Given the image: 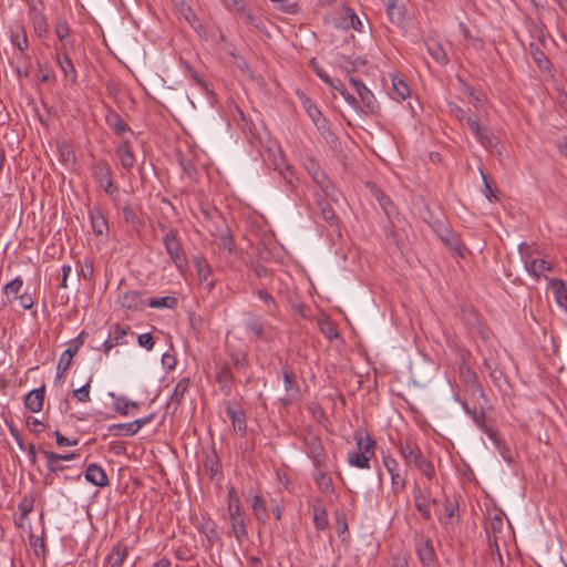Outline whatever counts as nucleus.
Masks as SVG:
<instances>
[{
  "mask_svg": "<svg viewBox=\"0 0 567 567\" xmlns=\"http://www.w3.org/2000/svg\"><path fill=\"white\" fill-rule=\"evenodd\" d=\"M11 43L20 51V56L27 59L25 51L29 48V41L23 27L20 28V32L11 33Z\"/></svg>",
  "mask_w": 567,
  "mask_h": 567,
  "instance_id": "40",
  "label": "nucleus"
},
{
  "mask_svg": "<svg viewBox=\"0 0 567 567\" xmlns=\"http://www.w3.org/2000/svg\"><path fill=\"white\" fill-rule=\"evenodd\" d=\"M56 63L63 72L64 76L71 81V83H75L78 79V74L75 68L73 65L72 60L70 59L68 53H56Z\"/></svg>",
  "mask_w": 567,
  "mask_h": 567,
  "instance_id": "30",
  "label": "nucleus"
},
{
  "mask_svg": "<svg viewBox=\"0 0 567 567\" xmlns=\"http://www.w3.org/2000/svg\"><path fill=\"white\" fill-rule=\"evenodd\" d=\"M474 136L486 150H493L498 145V138L487 126H481L478 133H474Z\"/></svg>",
  "mask_w": 567,
  "mask_h": 567,
  "instance_id": "33",
  "label": "nucleus"
},
{
  "mask_svg": "<svg viewBox=\"0 0 567 567\" xmlns=\"http://www.w3.org/2000/svg\"><path fill=\"white\" fill-rule=\"evenodd\" d=\"M313 124L327 143L334 144L338 141V136L332 132L329 121L323 115L313 121Z\"/></svg>",
  "mask_w": 567,
  "mask_h": 567,
  "instance_id": "35",
  "label": "nucleus"
},
{
  "mask_svg": "<svg viewBox=\"0 0 567 567\" xmlns=\"http://www.w3.org/2000/svg\"><path fill=\"white\" fill-rule=\"evenodd\" d=\"M92 175L99 182L106 194L112 195L117 192V187L112 179L111 167L109 163L101 159L92 165Z\"/></svg>",
  "mask_w": 567,
  "mask_h": 567,
  "instance_id": "3",
  "label": "nucleus"
},
{
  "mask_svg": "<svg viewBox=\"0 0 567 567\" xmlns=\"http://www.w3.org/2000/svg\"><path fill=\"white\" fill-rule=\"evenodd\" d=\"M229 517H230V523H231V529H233L235 537L238 540H241L243 538L247 537L246 523H245L243 514L241 513L229 514Z\"/></svg>",
  "mask_w": 567,
  "mask_h": 567,
  "instance_id": "38",
  "label": "nucleus"
},
{
  "mask_svg": "<svg viewBox=\"0 0 567 567\" xmlns=\"http://www.w3.org/2000/svg\"><path fill=\"white\" fill-rule=\"evenodd\" d=\"M281 177L285 179L287 186L292 190L296 188L298 178L296 177L292 168L290 165H285V169H282V173H279Z\"/></svg>",
  "mask_w": 567,
  "mask_h": 567,
  "instance_id": "55",
  "label": "nucleus"
},
{
  "mask_svg": "<svg viewBox=\"0 0 567 567\" xmlns=\"http://www.w3.org/2000/svg\"><path fill=\"white\" fill-rule=\"evenodd\" d=\"M410 93H411V91H410V87L406 84V82L402 78L394 75L392 78L391 97L398 102H401V101L405 100L406 97H409Z\"/></svg>",
  "mask_w": 567,
  "mask_h": 567,
  "instance_id": "32",
  "label": "nucleus"
},
{
  "mask_svg": "<svg viewBox=\"0 0 567 567\" xmlns=\"http://www.w3.org/2000/svg\"><path fill=\"white\" fill-rule=\"evenodd\" d=\"M217 245L219 249L227 250L228 252H233L235 250V241L229 233L220 235Z\"/></svg>",
  "mask_w": 567,
  "mask_h": 567,
  "instance_id": "54",
  "label": "nucleus"
},
{
  "mask_svg": "<svg viewBox=\"0 0 567 567\" xmlns=\"http://www.w3.org/2000/svg\"><path fill=\"white\" fill-rule=\"evenodd\" d=\"M332 87H333V89H336V90L341 94V96H342V97H343V99H344V100H346V101H347V102H348V103H349L353 109H355V110L360 109L359 100H358L355 96H353L351 93H349V92L347 91V89H346L343 85L338 86V85H336V84L333 83V86H332Z\"/></svg>",
  "mask_w": 567,
  "mask_h": 567,
  "instance_id": "57",
  "label": "nucleus"
},
{
  "mask_svg": "<svg viewBox=\"0 0 567 567\" xmlns=\"http://www.w3.org/2000/svg\"><path fill=\"white\" fill-rule=\"evenodd\" d=\"M162 241L165 247L166 254L176 267V269L184 275L188 268V261L183 246L178 239V234L168 233L162 236Z\"/></svg>",
  "mask_w": 567,
  "mask_h": 567,
  "instance_id": "1",
  "label": "nucleus"
},
{
  "mask_svg": "<svg viewBox=\"0 0 567 567\" xmlns=\"http://www.w3.org/2000/svg\"><path fill=\"white\" fill-rule=\"evenodd\" d=\"M257 296L265 302L268 315L276 317L279 311V307L274 297L265 289H258Z\"/></svg>",
  "mask_w": 567,
  "mask_h": 567,
  "instance_id": "46",
  "label": "nucleus"
},
{
  "mask_svg": "<svg viewBox=\"0 0 567 567\" xmlns=\"http://www.w3.org/2000/svg\"><path fill=\"white\" fill-rule=\"evenodd\" d=\"M282 380L284 386L287 393V398L281 399L284 405H289L293 401H297L301 396L300 385L297 381V375L292 369L288 367L282 368Z\"/></svg>",
  "mask_w": 567,
  "mask_h": 567,
  "instance_id": "4",
  "label": "nucleus"
},
{
  "mask_svg": "<svg viewBox=\"0 0 567 567\" xmlns=\"http://www.w3.org/2000/svg\"><path fill=\"white\" fill-rule=\"evenodd\" d=\"M307 447V454L312 460L315 467H326L328 455L320 436L315 433H308L303 437Z\"/></svg>",
  "mask_w": 567,
  "mask_h": 567,
  "instance_id": "2",
  "label": "nucleus"
},
{
  "mask_svg": "<svg viewBox=\"0 0 567 567\" xmlns=\"http://www.w3.org/2000/svg\"><path fill=\"white\" fill-rule=\"evenodd\" d=\"M414 466H416L421 471V473L429 480H431L434 476L435 471L432 462L424 460L422 457L419 462L414 464Z\"/></svg>",
  "mask_w": 567,
  "mask_h": 567,
  "instance_id": "59",
  "label": "nucleus"
},
{
  "mask_svg": "<svg viewBox=\"0 0 567 567\" xmlns=\"http://www.w3.org/2000/svg\"><path fill=\"white\" fill-rule=\"evenodd\" d=\"M530 51L537 66L542 70L548 69L549 60L546 58L544 52L538 48H534V43H530Z\"/></svg>",
  "mask_w": 567,
  "mask_h": 567,
  "instance_id": "52",
  "label": "nucleus"
},
{
  "mask_svg": "<svg viewBox=\"0 0 567 567\" xmlns=\"http://www.w3.org/2000/svg\"><path fill=\"white\" fill-rule=\"evenodd\" d=\"M27 3L34 32L38 37H43L48 32V22L42 13V2L41 0H27Z\"/></svg>",
  "mask_w": 567,
  "mask_h": 567,
  "instance_id": "5",
  "label": "nucleus"
},
{
  "mask_svg": "<svg viewBox=\"0 0 567 567\" xmlns=\"http://www.w3.org/2000/svg\"><path fill=\"white\" fill-rule=\"evenodd\" d=\"M245 327L246 330L251 332L258 340L265 342L270 341V337L266 331V322L260 315L254 311L246 312Z\"/></svg>",
  "mask_w": 567,
  "mask_h": 567,
  "instance_id": "7",
  "label": "nucleus"
},
{
  "mask_svg": "<svg viewBox=\"0 0 567 567\" xmlns=\"http://www.w3.org/2000/svg\"><path fill=\"white\" fill-rule=\"evenodd\" d=\"M548 286L557 305L567 310V286L565 281L559 278H550Z\"/></svg>",
  "mask_w": 567,
  "mask_h": 567,
  "instance_id": "22",
  "label": "nucleus"
},
{
  "mask_svg": "<svg viewBox=\"0 0 567 567\" xmlns=\"http://www.w3.org/2000/svg\"><path fill=\"white\" fill-rule=\"evenodd\" d=\"M389 21L394 25H402L405 21V7L398 4L396 0H389L386 3Z\"/></svg>",
  "mask_w": 567,
  "mask_h": 567,
  "instance_id": "26",
  "label": "nucleus"
},
{
  "mask_svg": "<svg viewBox=\"0 0 567 567\" xmlns=\"http://www.w3.org/2000/svg\"><path fill=\"white\" fill-rule=\"evenodd\" d=\"M251 507L257 520L265 523L268 519V511L260 495L254 497Z\"/></svg>",
  "mask_w": 567,
  "mask_h": 567,
  "instance_id": "42",
  "label": "nucleus"
},
{
  "mask_svg": "<svg viewBox=\"0 0 567 567\" xmlns=\"http://www.w3.org/2000/svg\"><path fill=\"white\" fill-rule=\"evenodd\" d=\"M115 153L120 158L121 165L125 169L130 171L134 167L135 156L128 140H123L122 143L116 147Z\"/></svg>",
  "mask_w": 567,
  "mask_h": 567,
  "instance_id": "23",
  "label": "nucleus"
},
{
  "mask_svg": "<svg viewBox=\"0 0 567 567\" xmlns=\"http://www.w3.org/2000/svg\"><path fill=\"white\" fill-rule=\"evenodd\" d=\"M40 452L44 455L47 460L48 473L44 475V483L47 485H51L54 482L55 477L60 476V473L70 470L69 466L63 465L59 460H52L49 456V451L40 450Z\"/></svg>",
  "mask_w": 567,
  "mask_h": 567,
  "instance_id": "17",
  "label": "nucleus"
},
{
  "mask_svg": "<svg viewBox=\"0 0 567 567\" xmlns=\"http://www.w3.org/2000/svg\"><path fill=\"white\" fill-rule=\"evenodd\" d=\"M427 53L440 64L446 65L449 63V56L443 45L436 40H429L425 42Z\"/></svg>",
  "mask_w": 567,
  "mask_h": 567,
  "instance_id": "29",
  "label": "nucleus"
},
{
  "mask_svg": "<svg viewBox=\"0 0 567 567\" xmlns=\"http://www.w3.org/2000/svg\"><path fill=\"white\" fill-rule=\"evenodd\" d=\"M44 395V386L30 391L24 399L25 408L31 412H40L43 408Z\"/></svg>",
  "mask_w": 567,
  "mask_h": 567,
  "instance_id": "25",
  "label": "nucleus"
},
{
  "mask_svg": "<svg viewBox=\"0 0 567 567\" xmlns=\"http://www.w3.org/2000/svg\"><path fill=\"white\" fill-rule=\"evenodd\" d=\"M188 386H189V379L188 378L181 379L174 388V391H173V394L171 395L168 405L175 404L176 408L178 405H181L185 393L188 391Z\"/></svg>",
  "mask_w": 567,
  "mask_h": 567,
  "instance_id": "36",
  "label": "nucleus"
},
{
  "mask_svg": "<svg viewBox=\"0 0 567 567\" xmlns=\"http://www.w3.org/2000/svg\"><path fill=\"white\" fill-rule=\"evenodd\" d=\"M310 66L313 72L328 85L333 86L332 79L323 71V69L319 65L316 59L310 60Z\"/></svg>",
  "mask_w": 567,
  "mask_h": 567,
  "instance_id": "62",
  "label": "nucleus"
},
{
  "mask_svg": "<svg viewBox=\"0 0 567 567\" xmlns=\"http://www.w3.org/2000/svg\"><path fill=\"white\" fill-rule=\"evenodd\" d=\"M316 471L313 473V481L319 488V491L327 495L331 496L336 494L334 485L332 477L328 473L327 466L326 467H315Z\"/></svg>",
  "mask_w": 567,
  "mask_h": 567,
  "instance_id": "13",
  "label": "nucleus"
},
{
  "mask_svg": "<svg viewBox=\"0 0 567 567\" xmlns=\"http://www.w3.org/2000/svg\"><path fill=\"white\" fill-rule=\"evenodd\" d=\"M413 501L422 518L424 520H430L432 518V514L429 493L423 492L419 486H415L413 489Z\"/></svg>",
  "mask_w": 567,
  "mask_h": 567,
  "instance_id": "15",
  "label": "nucleus"
},
{
  "mask_svg": "<svg viewBox=\"0 0 567 567\" xmlns=\"http://www.w3.org/2000/svg\"><path fill=\"white\" fill-rule=\"evenodd\" d=\"M138 403L128 400L126 396H117L114 401V410L118 412L121 415H128L131 413L130 409H137Z\"/></svg>",
  "mask_w": 567,
  "mask_h": 567,
  "instance_id": "44",
  "label": "nucleus"
},
{
  "mask_svg": "<svg viewBox=\"0 0 567 567\" xmlns=\"http://www.w3.org/2000/svg\"><path fill=\"white\" fill-rule=\"evenodd\" d=\"M128 327H122L120 324H115L113 329L109 333V338L102 343V350L105 354L116 346L124 343V338L127 334Z\"/></svg>",
  "mask_w": 567,
  "mask_h": 567,
  "instance_id": "19",
  "label": "nucleus"
},
{
  "mask_svg": "<svg viewBox=\"0 0 567 567\" xmlns=\"http://www.w3.org/2000/svg\"><path fill=\"white\" fill-rule=\"evenodd\" d=\"M178 300L173 296H165L161 298H152L148 302L151 308H168L174 309L177 307Z\"/></svg>",
  "mask_w": 567,
  "mask_h": 567,
  "instance_id": "49",
  "label": "nucleus"
},
{
  "mask_svg": "<svg viewBox=\"0 0 567 567\" xmlns=\"http://www.w3.org/2000/svg\"><path fill=\"white\" fill-rule=\"evenodd\" d=\"M54 31L60 41H64L70 33L69 24L63 19H58L54 25Z\"/></svg>",
  "mask_w": 567,
  "mask_h": 567,
  "instance_id": "58",
  "label": "nucleus"
},
{
  "mask_svg": "<svg viewBox=\"0 0 567 567\" xmlns=\"http://www.w3.org/2000/svg\"><path fill=\"white\" fill-rule=\"evenodd\" d=\"M520 255L524 257L525 268L526 270L534 276L536 279H539L540 275L544 271H551L553 267L549 262L544 259H534L528 261V250L529 245L526 243H522L518 247Z\"/></svg>",
  "mask_w": 567,
  "mask_h": 567,
  "instance_id": "6",
  "label": "nucleus"
},
{
  "mask_svg": "<svg viewBox=\"0 0 567 567\" xmlns=\"http://www.w3.org/2000/svg\"><path fill=\"white\" fill-rule=\"evenodd\" d=\"M460 87L462 92L468 97L470 102L473 104L475 109H480L482 106V94L478 93L474 86L468 84L462 79H458Z\"/></svg>",
  "mask_w": 567,
  "mask_h": 567,
  "instance_id": "39",
  "label": "nucleus"
},
{
  "mask_svg": "<svg viewBox=\"0 0 567 567\" xmlns=\"http://www.w3.org/2000/svg\"><path fill=\"white\" fill-rule=\"evenodd\" d=\"M105 123L118 136H123L125 133L131 132L130 126L121 117V115L114 110L110 109L107 111V113L105 115Z\"/></svg>",
  "mask_w": 567,
  "mask_h": 567,
  "instance_id": "21",
  "label": "nucleus"
},
{
  "mask_svg": "<svg viewBox=\"0 0 567 567\" xmlns=\"http://www.w3.org/2000/svg\"><path fill=\"white\" fill-rule=\"evenodd\" d=\"M124 220L133 230L140 231L145 226V220L138 216L130 205L122 208Z\"/></svg>",
  "mask_w": 567,
  "mask_h": 567,
  "instance_id": "34",
  "label": "nucleus"
},
{
  "mask_svg": "<svg viewBox=\"0 0 567 567\" xmlns=\"http://www.w3.org/2000/svg\"><path fill=\"white\" fill-rule=\"evenodd\" d=\"M309 174L312 176L313 182L323 190L327 196L332 195L333 186L327 178V175L315 162H310L307 166Z\"/></svg>",
  "mask_w": 567,
  "mask_h": 567,
  "instance_id": "18",
  "label": "nucleus"
},
{
  "mask_svg": "<svg viewBox=\"0 0 567 567\" xmlns=\"http://www.w3.org/2000/svg\"><path fill=\"white\" fill-rule=\"evenodd\" d=\"M350 83L359 95L364 112L374 113L379 106L373 93L359 79L350 78Z\"/></svg>",
  "mask_w": 567,
  "mask_h": 567,
  "instance_id": "8",
  "label": "nucleus"
},
{
  "mask_svg": "<svg viewBox=\"0 0 567 567\" xmlns=\"http://www.w3.org/2000/svg\"><path fill=\"white\" fill-rule=\"evenodd\" d=\"M447 112L458 122H463L466 118V112L454 102L447 103Z\"/></svg>",
  "mask_w": 567,
  "mask_h": 567,
  "instance_id": "63",
  "label": "nucleus"
},
{
  "mask_svg": "<svg viewBox=\"0 0 567 567\" xmlns=\"http://www.w3.org/2000/svg\"><path fill=\"white\" fill-rule=\"evenodd\" d=\"M226 414L230 417L233 426L241 436L247 433V417L246 413L239 404L228 402L225 408Z\"/></svg>",
  "mask_w": 567,
  "mask_h": 567,
  "instance_id": "10",
  "label": "nucleus"
},
{
  "mask_svg": "<svg viewBox=\"0 0 567 567\" xmlns=\"http://www.w3.org/2000/svg\"><path fill=\"white\" fill-rule=\"evenodd\" d=\"M84 478L97 487H106L110 484V480L105 471L97 464L92 463L87 465L84 472Z\"/></svg>",
  "mask_w": 567,
  "mask_h": 567,
  "instance_id": "14",
  "label": "nucleus"
},
{
  "mask_svg": "<svg viewBox=\"0 0 567 567\" xmlns=\"http://www.w3.org/2000/svg\"><path fill=\"white\" fill-rule=\"evenodd\" d=\"M465 411L472 416L474 423L476 426L483 431L487 435V431L494 430L493 427L488 426L485 422V412L481 410V412H477L475 409L471 410L466 403L463 404Z\"/></svg>",
  "mask_w": 567,
  "mask_h": 567,
  "instance_id": "41",
  "label": "nucleus"
},
{
  "mask_svg": "<svg viewBox=\"0 0 567 567\" xmlns=\"http://www.w3.org/2000/svg\"><path fill=\"white\" fill-rule=\"evenodd\" d=\"M22 285L23 280L20 277H17L3 287V291L7 296L13 295L17 297L20 289L22 288Z\"/></svg>",
  "mask_w": 567,
  "mask_h": 567,
  "instance_id": "60",
  "label": "nucleus"
},
{
  "mask_svg": "<svg viewBox=\"0 0 567 567\" xmlns=\"http://www.w3.org/2000/svg\"><path fill=\"white\" fill-rule=\"evenodd\" d=\"M109 432L115 436H133L136 434L133 422L111 424Z\"/></svg>",
  "mask_w": 567,
  "mask_h": 567,
  "instance_id": "43",
  "label": "nucleus"
},
{
  "mask_svg": "<svg viewBox=\"0 0 567 567\" xmlns=\"http://www.w3.org/2000/svg\"><path fill=\"white\" fill-rule=\"evenodd\" d=\"M92 229L95 235L101 236L109 229L107 220L100 207L90 210Z\"/></svg>",
  "mask_w": 567,
  "mask_h": 567,
  "instance_id": "27",
  "label": "nucleus"
},
{
  "mask_svg": "<svg viewBox=\"0 0 567 567\" xmlns=\"http://www.w3.org/2000/svg\"><path fill=\"white\" fill-rule=\"evenodd\" d=\"M193 262L195 265L198 278L203 280H207L210 275V266L206 261L203 256H195L193 258Z\"/></svg>",
  "mask_w": 567,
  "mask_h": 567,
  "instance_id": "48",
  "label": "nucleus"
},
{
  "mask_svg": "<svg viewBox=\"0 0 567 567\" xmlns=\"http://www.w3.org/2000/svg\"><path fill=\"white\" fill-rule=\"evenodd\" d=\"M372 457L369 455H365L363 452L360 451H351L348 453V463L358 468L368 470L370 468V460Z\"/></svg>",
  "mask_w": 567,
  "mask_h": 567,
  "instance_id": "37",
  "label": "nucleus"
},
{
  "mask_svg": "<svg viewBox=\"0 0 567 567\" xmlns=\"http://www.w3.org/2000/svg\"><path fill=\"white\" fill-rule=\"evenodd\" d=\"M118 303L128 310L141 311L145 307L143 293L136 290L120 293L117 297Z\"/></svg>",
  "mask_w": 567,
  "mask_h": 567,
  "instance_id": "12",
  "label": "nucleus"
},
{
  "mask_svg": "<svg viewBox=\"0 0 567 567\" xmlns=\"http://www.w3.org/2000/svg\"><path fill=\"white\" fill-rule=\"evenodd\" d=\"M383 464L391 476L393 494H400L406 486L405 478L400 474L399 463L392 456H384Z\"/></svg>",
  "mask_w": 567,
  "mask_h": 567,
  "instance_id": "9",
  "label": "nucleus"
},
{
  "mask_svg": "<svg viewBox=\"0 0 567 567\" xmlns=\"http://www.w3.org/2000/svg\"><path fill=\"white\" fill-rule=\"evenodd\" d=\"M357 451L363 452L365 455L373 457L375 455L377 442L368 434L363 435L361 430L353 433Z\"/></svg>",
  "mask_w": 567,
  "mask_h": 567,
  "instance_id": "20",
  "label": "nucleus"
},
{
  "mask_svg": "<svg viewBox=\"0 0 567 567\" xmlns=\"http://www.w3.org/2000/svg\"><path fill=\"white\" fill-rule=\"evenodd\" d=\"M128 555V546L122 542L117 543L104 559V567H122Z\"/></svg>",
  "mask_w": 567,
  "mask_h": 567,
  "instance_id": "16",
  "label": "nucleus"
},
{
  "mask_svg": "<svg viewBox=\"0 0 567 567\" xmlns=\"http://www.w3.org/2000/svg\"><path fill=\"white\" fill-rule=\"evenodd\" d=\"M250 269L258 278H267L272 276V271L262 264H260L259 261L251 262Z\"/></svg>",
  "mask_w": 567,
  "mask_h": 567,
  "instance_id": "64",
  "label": "nucleus"
},
{
  "mask_svg": "<svg viewBox=\"0 0 567 567\" xmlns=\"http://www.w3.org/2000/svg\"><path fill=\"white\" fill-rule=\"evenodd\" d=\"M416 551H417L420 561L425 567L431 566L436 558L434 547L430 539H426L422 544H420L416 548Z\"/></svg>",
  "mask_w": 567,
  "mask_h": 567,
  "instance_id": "31",
  "label": "nucleus"
},
{
  "mask_svg": "<svg viewBox=\"0 0 567 567\" xmlns=\"http://www.w3.org/2000/svg\"><path fill=\"white\" fill-rule=\"evenodd\" d=\"M302 106L312 122L322 116L321 111L315 105V103L309 97L302 99Z\"/></svg>",
  "mask_w": 567,
  "mask_h": 567,
  "instance_id": "53",
  "label": "nucleus"
},
{
  "mask_svg": "<svg viewBox=\"0 0 567 567\" xmlns=\"http://www.w3.org/2000/svg\"><path fill=\"white\" fill-rule=\"evenodd\" d=\"M30 545L33 547L35 556L44 557L47 548H45V543L42 538L31 535L30 536Z\"/></svg>",
  "mask_w": 567,
  "mask_h": 567,
  "instance_id": "61",
  "label": "nucleus"
},
{
  "mask_svg": "<svg viewBox=\"0 0 567 567\" xmlns=\"http://www.w3.org/2000/svg\"><path fill=\"white\" fill-rule=\"evenodd\" d=\"M334 520L338 534L341 536L346 533H348V522L347 516L342 511H336L334 512Z\"/></svg>",
  "mask_w": 567,
  "mask_h": 567,
  "instance_id": "56",
  "label": "nucleus"
},
{
  "mask_svg": "<svg viewBox=\"0 0 567 567\" xmlns=\"http://www.w3.org/2000/svg\"><path fill=\"white\" fill-rule=\"evenodd\" d=\"M58 153L60 161L63 163H74L76 159L71 144L66 141H61L58 143Z\"/></svg>",
  "mask_w": 567,
  "mask_h": 567,
  "instance_id": "45",
  "label": "nucleus"
},
{
  "mask_svg": "<svg viewBox=\"0 0 567 567\" xmlns=\"http://www.w3.org/2000/svg\"><path fill=\"white\" fill-rule=\"evenodd\" d=\"M215 380L219 384L221 393L229 396L233 392L234 377L228 364L215 365Z\"/></svg>",
  "mask_w": 567,
  "mask_h": 567,
  "instance_id": "11",
  "label": "nucleus"
},
{
  "mask_svg": "<svg viewBox=\"0 0 567 567\" xmlns=\"http://www.w3.org/2000/svg\"><path fill=\"white\" fill-rule=\"evenodd\" d=\"M313 524L318 530H324L329 526L327 509L321 499H316L312 505Z\"/></svg>",
  "mask_w": 567,
  "mask_h": 567,
  "instance_id": "28",
  "label": "nucleus"
},
{
  "mask_svg": "<svg viewBox=\"0 0 567 567\" xmlns=\"http://www.w3.org/2000/svg\"><path fill=\"white\" fill-rule=\"evenodd\" d=\"M528 32L532 39L537 40L540 43H543L546 39L544 24L542 23V21H530L528 23Z\"/></svg>",
  "mask_w": 567,
  "mask_h": 567,
  "instance_id": "50",
  "label": "nucleus"
},
{
  "mask_svg": "<svg viewBox=\"0 0 567 567\" xmlns=\"http://www.w3.org/2000/svg\"><path fill=\"white\" fill-rule=\"evenodd\" d=\"M228 513L229 514L241 513V503H240L239 497L236 494L234 486H230L228 489Z\"/></svg>",
  "mask_w": 567,
  "mask_h": 567,
  "instance_id": "51",
  "label": "nucleus"
},
{
  "mask_svg": "<svg viewBox=\"0 0 567 567\" xmlns=\"http://www.w3.org/2000/svg\"><path fill=\"white\" fill-rule=\"evenodd\" d=\"M317 203L320 207L322 218L331 226L337 225L338 217L330 204L324 199H318Z\"/></svg>",
  "mask_w": 567,
  "mask_h": 567,
  "instance_id": "47",
  "label": "nucleus"
},
{
  "mask_svg": "<svg viewBox=\"0 0 567 567\" xmlns=\"http://www.w3.org/2000/svg\"><path fill=\"white\" fill-rule=\"evenodd\" d=\"M399 451L408 465H414L422 458V453L420 449L410 440L401 442L399 445Z\"/></svg>",
  "mask_w": 567,
  "mask_h": 567,
  "instance_id": "24",
  "label": "nucleus"
}]
</instances>
